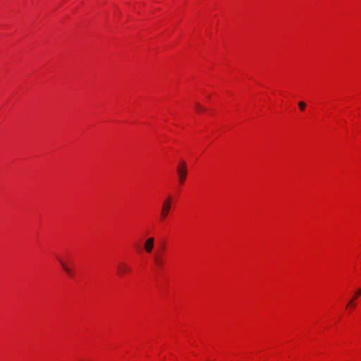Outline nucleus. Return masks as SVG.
I'll return each mask as SVG.
<instances>
[{
	"label": "nucleus",
	"instance_id": "f257e3e1",
	"mask_svg": "<svg viewBox=\"0 0 361 361\" xmlns=\"http://www.w3.org/2000/svg\"><path fill=\"white\" fill-rule=\"evenodd\" d=\"M171 208V197H168L166 198L161 206V213H160V220L164 221L167 216L169 215L170 210Z\"/></svg>",
	"mask_w": 361,
	"mask_h": 361
},
{
	"label": "nucleus",
	"instance_id": "f03ea898",
	"mask_svg": "<svg viewBox=\"0 0 361 361\" xmlns=\"http://www.w3.org/2000/svg\"><path fill=\"white\" fill-rule=\"evenodd\" d=\"M177 173L179 178V182L183 184L187 176V167L184 161H181L177 167Z\"/></svg>",
	"mask_w": 361,
	"mask_h": 361
},
{
	"label": "nucleus",
	"instance_id": "7ed1b4c3",
	"mask_svg": "<svg viewBox=\"0 0 361 361\" xmlns=\"http://www.w3.org/2000/svg\"><path fill=\"white\" fill-rule=\"evenodd\" d=\"M154 245V238L153 237L148 238L144 243V248L146 252L151 253L153 250Z\"/></svg>",
	"mask_w": 361,
	"mask_h": 361
},
{
	"label": "nucleus",
	"instance_id": "20e7f679",
	"mask_svg": "<svg viewBox=\"0 0 361 361\" xmlns=\"http://www.w3.org/2000/svg\"><path fill=\"white\" fill-rule=\"evenodd\" d=\"M130 271V268L125 262H121L118 265V274L121 276H123L126 273Z\"/></svg>",
	"mask_w": 361,
	"mask_h": 361
},
{
	"label": "nucleus",
	"instance_id": "39448f33",
	"mask_svg": "<svg viewBox=\"0 0 361 361\" xmlns=\"http://www.w3.org/2000/svg\"><path fill=\"white\" fill-rule=\"evenodd\" d=\"M60 264L61 265L63 269L67 273V274H68L70 276H73V271H71V269H69L66 265V264L64 263V262L61 259H58Z\"/></svg>",
	"mask_w": 361,
	"mask_h": 361
},
{
	"label": "nucleus",
	"instance_id": "423d86ee",
	"mask_svg": "<svg viewBox=\"0 0 361 361\" xmlns=\"http://www.w3.org/2000/svg\"><path fill=\"white\" fill-rule=\"evenodd\" d=\"M360 295H361V288H358L357 290L356 293H355L354 296L353 297L352 300L348 304V306L352 305L353 307L354 306L353 301L355 299H357Z\"/></svg>",
	"mask_w": 361,
	"mask_h": 361
},
{
	"label": "nucleus",
	"instance_id": "0eeeda50",
	"mask_svg": "<svg viewBox=\"0 0 361 361\" xmlns=\"http://www.w3.org/2000/svg\"><path fill=\"white\" fill-rule=\"evenodd\" d=\"M195 107L197 112H201V111H205V108L199 103H196Z\"/></svg>",
	"mask_w": 361,
	"mask_h": 361
},
{
	"label": "nucleus",
	"instance_id": "6e6552de",
	"mask_svg": "<svg viewBox=\"0 0 361 361\" xmlns=\"http://www.w3.org/2000/svg\"><path fill=\"white\" fill-rule=\"evenodd\" d=\"M154 262L159 267H161L163 265V262L158 255L154 256Z\"/></svg>",
	"mask_w": 361,
	"mask_h": 361
},
{
	"label": "nucleus",
	"instance_id": "1a4fd4ad",
	"mask_svg": "<svg viewBox=\"0 0 361 361\" xmlns=\"http://www.w3.org/2000/svg\"><path fill=\"white\" fill-rule=\"evenodd\" d=\"M298 106H299V108L300 109V110H302V111H303L306 107V104L303 102H300L298 103Z\"/></svg>",
	"mask_w": 361,
	"mask_h": 361
}]
</instances>
